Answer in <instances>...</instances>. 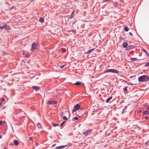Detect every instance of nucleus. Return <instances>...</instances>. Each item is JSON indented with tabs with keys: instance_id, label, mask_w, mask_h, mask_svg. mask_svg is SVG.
I'll list each match as a JSON object with an SVG mask.
<instances>
[{
	"instance_id": "42",
	"label": "nucleus",
	"mask_w": 149,
	"mask_h": 149,
	"mask_svg": "<svg viewBox=\"0 0 149 149\" xmlns=\"http://www.w3.org/2000/svg\"><path fill=\"white\" fill-rule=\"evenodd\" d=\"M77 115V116H79L78 115Z\"/></svg>"
},
{
	"instance_id": "40",
	"label": "nucleus",
	"mask_w": 149,
	"mask_h": 149,
	"mask_svg": "<svg viewBox=\"0 0 149 149\" xmlns=\"http://www.w3.org/2000/svg\"><path fill=\"white\" fill-rule=\"evenodd\" d=\"M2 102H0V106L2 104Z\"/></svg>"
},
{
	"instance_id": "15",
	"label": "nucleus",
	"mask_w": 149,
	"mask_h": 149,
	"mask_svg": "<svg viewBox=\"0 0 149 149\" xmlns=\"http://www.w3.org/2000/svg\"><path fill=\"white\" fill-rule=\"evenodd\" d=\"M142 51L143 52L145 53L146 54V55H147V56H149V54H148V52L144 49H142Z\"/></svg>"
},
{
	"instance_id": "17",
	"label": "nucleus",
	"mask_w": 149,
	"mask_h": 149,
	"mask_svg": "<svg viewBox=\"0 0 149 149\" xmlns=\"http://www.w3.org/2000/svg\"><path fill=\"white\" fill-rule=\"evenodd\" d=\"M32 88L35 90H36V91H38L39 90V89L38 88V87H37V86H33L32 87Z\"/></svg>"
},
{
	"instance_id": "13",
	"label": "nucleus",
	"mask_w": 149,
	"mask_h": 149,
	"mask_svg": "<svg viewBox=\"0 0 149 149\" xmlns=\"http://www.w3.org/2000/svg\"><path fill=\"white\" fill-rule=\"evenodd\" d=\"M13 142L14 144L16 146H18L19 144L18 141L16 140H14L13 141Z\"/></svg>"
},
{
	"instance_id": "28",
	"label": "nucleus",
	"mask_w": 149,
	"mask_h": 149,
	"mask_svg": "<svg viewBox=\"0 0 149 149\" xmlns=\"http://www.w3.org/2000/svg\"><path fill=\"white\" fill-rule=\"evenodd\" d=\"M63 119L65 120H67V117H66V116H63Z\"/></svg>"
},
{
	"instance_id": "33",
	"label": "nucleus",
	"mask_w": 149,
	"mask_h": 149,
	"mask_svg": "<svg viewBox=\"0 0 149 149\" xmlns=\"http://www.w3.org/2000/svg\"><path fill=\"white\" fill-rule=\"evenodd\" d=\"M5 99L4 98H2L1 99V101L2 102H3V101H5Z\"/></svg>"
},
{
	"instance_id": "25",
	"label": "nucleus",
	"mask_w": 149,
	"mask_h": 149,
	"mask_svg": "<svg viewBox=\"0 0 149 149\" xmlns=\"http://www.w3.org/2000/svg\"><path fill=\"white\" fill-rule=\"evenodd\" d=\"M127 87L126 86L124 88H123V90L124 92H127Z\"/></svg>"
},
{
	"instance_id": "3",
	"label": "nucleus",
	"mask_w": 149,
	"mask_h": 149,
	"mask_svg": "<svg viewBox=\"0 0 149 149\" xmlns=\"http://www.w3.org/2000/svg\"><path fill=\"white\" fill-rule=\"evenodd\" d=\"M80 108V107L79 104H77L74 106V109L72 111V112H75L77 110H79Z\"/></svg>"
},
{
	"instance_id": "2",
	"label": "nucleus",
	"mask_w": 149,
	"mask_h": 149,
	"mask_svg": "<svg viewBox=\"0 0 149 149\" xmlns=\"http://www.w3.org/2000/svg\"><path fill=\"white\" fill-rule=\"evenodd\" d=\"M4 29L6 30H10V27L8 26L6 24H4V25L3 26H0V29L2 30Z\"/></svg>"
},
{
	"instance_id": "24",
	"label": "nucleus",
	"mask_w": 149,
	"mask_h": 149,
	"mask_svg": "<svg viewBox=\"0 0 149 149\" xmlns=\"http://www.w3.org/2000/svg\"><path fill=\"white\" fill-rule=\"evenodd\" d=\"M61 51L62 52L65 53L66 52V49L64 48L62 49Z\"/></svg>"
},
{
	"instance_id": "19",
	"label": "nucleus",
	"mask_w": 149,
	"mask_h": 149,
	"mask_svg": "<svg viewBox=\"0 0 149 149\" xmlns=\"http://www.w3.org/2000/svg\"><path fill=\"white\" fill-rule=\"evenodd\" d=\"M138 60L137 58H132L131 59V60L132 61H135Z\"/></svg>"
},
{
	"instance_id": "7",
	"label": "nucleus",
	"mask_w": 149,
	"mask_h": 149,
	"mask_svg": "<svg viewBox=\"0 0 149 149\" xmlns=\"http://www.w3.org/2000/svg\"><path fill=\"white\" fill-rule=\"evenodd\" d=\"M91 131H92L91 130H87L83 133V135L85 136H87L88 135V134L91 132Z\"/></svg>"
},
{
	"instance_id": "31",
	"label": "nucleus",
	"mask_w": 149,
	"mask_h": 149,
	"mask_svg": "<svg viewBox=\"0 0 149 149\" xmlns=\"http://www.w3.org/2000/svg\"><path fill=\"white\" fill-rule=\"evenodd\" d=\"M63 114V112L61 113L60 114V116H61V117H62V116Z\"/></svg>"
},
{
	"instance_id": "30",
	"label": "nucleus",
	"mask_w": 149,
	"mask_h": 149,
	"mask_svg": "<svg viewBox=\"0 0 149 149\" xmlns=\"http://www.w3.org/2000/svg\"><path fill=\"white\" fill-rule=\"evenodd\" d=\"M149 66V62L147 63L145 65V66Z\"/></svg>"
},
{
	"instance_id": "12",
	"label": "nucleus",
	"mask_w": 149,
	"mask_h": 149,
	"mask_svg": "<svg viewBox=\"0 0 149 149\" xmlns=\"http://www.w3.org/2000/svg\"><path fill=\"white\" fill-rule=\"evenodd\" d=\"M128 45V44L126 42H124L123 44V47L124 48H127Z\"/></svg>"
},
{
	"instance_id": "8",
	"label": "nucleus",
	"mask_w": 149,
	"mask_h": 149,
	"mask_svg": "<svg viewBox=\"0 0 149 149\" xmlns=\"http://www.w3.org/2000/svg\"><path fill=\"white\" fill-rule=\"evenodd\" d=\"M67 146V145L61 146H57L56 147V149H62L65 148V147Z\"/></svg>"
},
{
	"instance_id": "39",
	"label": "nucleus",
	"mask_w": 149,
	"mask_h": 149,
	"mask_svg": "<svg viewBox=\"0 0 149 149\" xmlns=\"http://www.w3.org/2000/svg\"><path fill=\"white\" fill-rule=\"evenodd\" d=\"M2 123V121H0V125H1Z\"/></svg>"
},
{
	"instance_id": "36",
	"label": "nucleus",
	"mask_w": 149,
	"mask_h": 149,
	"mask_svg": "<svg viewBox=\"0 0 149 149\" xmlns=\"http://www.w3.org/2000/svg\"><path fill=\"white\" fill-rule=\"evenodd\" d=\"M144 118L145 119H148V116H145V117H144Z\"/></svg>"
},
{
	"instance_id": "38",
	"label": "nucleus",
	"mask_w": 149,
	"mask_h": 149,
	"mask_svg": "<svg viewBox=\"0 0 149 149\" xmlns=\"http://www.w3.org/2000/svg\"><path fill=\"white\" fill-rule=\"evenodd\" d=\"M29 140L31 141L32 140V137H31L29 138Z\"/></svg>"
},
{
	"instance_id": "37",
	"label": "nucleus",
	"mask_w": 149,
	"mask_h": 149,
	"mask_svg": "<svg viewBox=\"0 0 149 149\" xmlns=\"http://www.w3.org/2000/svg\"><path fill=\"white\" fill-rule=\"evenodd\" d=\"M146 109L149 110V106L146 107Z\"/></svg>"
},
{
	"instance_id": "23",
	"label": "nucleus",
	"mask_w": 149,
	"mask_h": 149,
	"mask_svg": "<svg viewBox=\"0 0 149 149\" xmlns=\"http://www.w3.org/2000/svg\"><path fill=\"white\" fill-rule=\"evenodd\" d=\"M52 124L54 127H55L57 125H59V124H56L54 123H52Z\"/></svg>"
},
{
	"instance_id": "21",
	"label": "nucleus",
	"mask_w": 149,
	"mask_h": 149,
	"mask_svg": "<svg viewBox=\"0 0 149 149\" xmlns=\"http://www.w3.org/2000/svg\"><path fill=\"white\" fill-rule=\"evenodd\" d=\"M77 120H78V118L77 117H74L72 118V120L73 121H74Z\"/></svg>"
},
{
	"instance_id": "34",
	"label": "nucleus",
	"mask_w": 149,
	"mask_h": 149,
	"mask_svg": "<svg viewBox=\"0 0 149 149\" xmlns=\"http://www.w3.org/2000/svg\"><path fill=\"white\" fill-rule=\"evenodd\" d=\"M29 55L28 54H27L26 56H25V57L27 58H28L29 57Z\"/></svg>"
},
{
	"instance_id": "6",
	"label": "nucleus",
	"mask_w": 149,
	"mask_h": 149,
	"mask_svg": "<svg viewBox=\"0 0 149 149\" xmlns=\"http://www.w3.org/2000/svg\"><path fill=\"white\" fill-rule=\"evenodd\" d=\"M74 85L77 86L81 85L83 86H84V84L83 83H81L80 81H77L74 84Z\"/></svg>"
},
{
	"instance_id": "22",
	"label": "nucleus",
	"mask_w": 149,
	"mask_h": 149,
	"mask_svg": "<svg viewBox=\"0 0 149 149\" xmlns=\"http://www.w3.org/2000/svg\"><path fill=\"white\" fill-rule=\"evenodd\" d=\"M37 126L39 128H42V126L40 123H37Z\"/></svg>"
},
{
	"instance_id": "41",
	"label": "nucleus",
	"mask_w": 149,
	"mask_h": 149,
	"mask_svg": "<svg viewBox=\"0 0 149 149\" xmlns=\"http://www.w3.org/2000/svg\"><path fill=\"white\" fill-rule=\"evenodd\" d=\"M1 136H0V139H1Z\"/></svg>"
},
{
	"instance_id": "35",
	"label": "nucleus",
	"mask_w": 149,
	"mask_h": 149,
	"mask_svg": "<svg viewBox=\"0 0 149 149\" xmlns=\"http://www.w3.org/2000/svg\"><path fill=\"white\" fill-rule=\"evenodd\" d=\"M129 34L131 36H132L133 34L131 32H129Z\"/></svg>"
},
{
	"instance_id": "14",
	"label": "nucleus",
	"mask_w": 149,
	"mask_h": 149,
	"mask_svg": "<svg viewBox=\"0 0 149 149\" xmlns=\"http://www.w3.org/2000/svg\"><path fill=\"white\" fill-rule=\"evenodd\" d=\"M149 113V111L148 110H146L143 111V114L144 115H148Z\"/></svg>"
},
{
	"instance_id": "10",
	"label": "nucleus",
	"mask_w": 149,
	"mask_h": 149,
	"mask_svg": "<svg viewBox=\"0 0 149 149\" xmlns=\"http://www.w3.org/2000/svg\"><path fill=\"white\" fill-rule=\"evenodd\" d=\"M134 48V47L133 46L130 45L127 47L126 48V50H128L129 49H132Z\"/></svg>"
},
{
	"instance_id": "9",
	"label": "nucleus",
	"mask_w": 149,
	"mask_h": 149,
	"mask_svg": "<svg viewBox=\"0 0 149 149\" xmlns=\"http://www.w3.org/2000/svg\"><path fill=\"white\" fill-rule=\"evenodd\" d=\"M112 96H110L108 98L106 101V102L107 103H108L109 102H111V101H110V100L112 99Z\"/></svg>"
},
{
	"instance_id": "4",
	"label": "nucleus",
	"mask_w": 149,
	"mask_h": 149,
	"mask_svg": "<svg viewBox=\"0 0 149 149\" xmlns=\"http://www.w3.org/2000/svg\"><path fill=\"white\" fill-rule=\"evenodd\" d=\"M38 48V45L37 43L35 42H34L31 45V51L34 49H37Z\"/></svg>"
},
{
	"instance_id": "11",
	"label": "nucleus",
	"mask_w": 149,
	"mask_h": 149,
	"mask_svg": "<svg viewBox=\"0 0 149 149\" xmlns=\"http://www.w3.org/2000/svg\"><path fill=\"white\" fill-rule=\"evenodd\" d=\"M95 49V48H93L90 49L89 50H88L87 51V52H86V53L87 54H88L90 53H91V52H92L93 51H94Z\"/></svg>"
},
{
	"instance_id": "27",
	"label": "nucleus",
	"mask_w": 149,
	"mask_h": 149,
	"mask_svg": "<svg viewBox=\"0 0 149 149\" xmlns=\"http://www.w3.org/2000/svg\"><path fill=\"white\" fill-rule=\"evenodd\" d=\"M65 121H63L62 123L60 124V126L62 127L64 124L65 123Z\"/></svg>"
},
{
	"instance_id": "18",
	"label": "nucleus",
	"mask_w": 149,
	"mask_h": 149,
	"mask_svg": "<svg viewBox=\"0 0 149 149\" xmlns=\"http://www.w3.org/2000/svg\"><path fill=\"white\" fill-rule=\"evenodd\" d=\"M129 29L127 26H126L125 27L124 29V30L126 32H127V31H129Z\"/></svg>"
},
{
	"instance_id": "16",
	"label": "nucleus",
	"mask_w": 149,
	"mask_h": 149,
	"mask_svg": "<svg viewBox=\"0 0 149 149\" xmlns=\"http://www.w3.org/2000/svg\"><path fill=\"white\" fill-rule=\"evenodd\" d=\"M44 19L42 17H40L39 18V21L41 23H42L44 22Z\"/></svg>"
},
{
	"instance_id": "20",
	"label": "nucleus",
	"mask_w": 149,
	"mask_h": 149,
	"mask_svg": "<svg viewBox=\"0 0 149 149\" xmlns=\"http://www.w3.org/2000/svg\"><path fill=\"white\" fill-rule=\"evenodd\" d=\"M53 101L51 100L50 101H48L47 102V103L48 104H53Z\"/></svg>"
},
{
	"instance_id": "32",
	"label": "nucleus",
	"mask_w": 149,
	"mask_h": 149,
	"mask_svg": "<svg viewBox=\"0 0 149 149\" xmlns=\"http://www.w3.org/2000/svg\"><path fill=\"white\" fill-rule=\"evenodd\" d=\"M65 66V65H61L60 66V67L62 68H63Z\"/></svg>"
},
{
	"instance_id": "5",
	"label": "nucleus",
	"mask_w": 149,
	"mask_h": 149,
	"mask_svg": "<svg viewBox=\"0 0 149 149\" xmlns=\"http://www.w3.org/2000/svg\"><path fill=\"white\" fill-rule=\"evenodd\" d=\"M119 72L118 71L115 69H109L106 70V71H105V72H112L113 73H118Z\"/></svg>"
},
{
	"instance_id": "26",
	"label": "nucleus",
	"mask_w": 149,
	"mask_h": 149,
	"mask_svg": "<svg viewBox=\"0 0 149 149\" xmlns=\"http://www.w3.org/2000/svg\"><path fill=\"white\" fill-rule=\"evenodd\" d=\"M127 107V106H126V107H125V108H124V109H123V111H122V112L123 113L124 112L125 109H126Z\"/></svg>"
},
{
	"instance_id": "43",
	"label": "nucleus",
	"mask_w": 149,
	"mask_h": 149,
	"mask_svg": "<svg viewBox=\"0 0 149 149\" xmlns=\"http://www.w3.org/2000/svg\"><path fill=\"white\" fill-rule=\"evenodd\" d=\"M141 111H140L139 112H140H140H141Z\"/></svg>"
},
{
	"instance_id": "29",
	"label": "nucleus",
	"mask_w": 149,
	"mask_h": 149,
	"mask_svg": "<svg viewBox=\"0 0 149 149\" xmlns=\"http://www.w3.org/2000/svg\"><path fill=\"white\" fill-rule=\"evenodd\" d=\"M57 103V102L56 101H53V104H56Z\"/></svg>"
},
{
	"instance_id": "1",
	"label": "nucleus",
	"mask_w": 149,
	"mask_h": 149,
	"mask_svg": "<svg viewBox=\"0 0 149 149\" xmlns=\"http://www.w3.org/2000/svg\"><path fill=\"white\" fill-rule=\"evenodd\" d=\"M139 82H146L149 81V77L147 75H143L140 76L138 78Z\"/></svg>"
}]
</instances>
